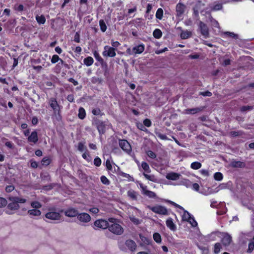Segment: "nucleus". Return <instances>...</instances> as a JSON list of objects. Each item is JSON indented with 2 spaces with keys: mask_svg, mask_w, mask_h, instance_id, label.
I'll use <instances>...</instances> for the list:
<instances>
[{
  "mask_svg": "<svg viewBox=\"0 0 254 254\" xmlns=\"http://www.w3.org/2000/svg\"><path fill=\"white\" fill-rule=\"evenodd\" d=\"M94 55L96 59L99 62L102 64H104V60L100 56L98 53L96 51H95L94 53Z\"/></svg>",
  "mask_w": 254,
  "mask_h": 254,
  "instance_id": "obj_38",
  "label": "nucleus"
},
{
  "mask_svg": "<svg viewBox=\"0 0 254 254\" xmlns=\"http://www.w3.org/2000/svg\"><path fill=\"white\" fill-rule=\"evenodd\" d=\"M94 164L95 166L99 167L101 164V160L98 157H96L94 160Z\"/></svg>",
  "mask_w": 254,
  "mask_h": 254,
  "instance_id": "obj_49",
  "label": "nucleus"
},
{
  "mask_svg": "<svg viewBox=\"0 0 254 254\" xmlns=\"http://www.w3.org/2000/svg\"><path fill=\"white\" fill-rule=\"evenodd\" d=\"M163 10L162 8H158L156 13V17L159 19H161L163 17Z\"/></svg>",
  "mask_w": 254,
  "mask_h": 254,
  "instance_id": "obj_34",
  "label": "nucleus"
},
{
  "mask_svg": "<svg viewBox=\"0 0 254 254\" xmlns=\"http://www.w3.org/2000/svg\"><path fill=\"white\" fill-rule=\"evenodd\" d=\"M167 226L172 231H175L177 229L176 225L173 221V219L169 218L166 221Z\"/></svg>",
  "mask_w": 254,
  "mask_h": 254,
  "instance_id": "obj_18",
  "label": "nucleus"
},
{
  "mask_svg": "<svg viewBox=\"0 0 254 254\" xmlns=\"http://www.w3.org/2000/svg\"><path fill=\"white\" fill-rule=\"evenodd\" d=\"M141 167L145 171L147 172H150L149 166L147 163L145 162H142L141 164Z\"/></svg>",
  "mask_w": 254,
  "mask_h": 254,
  "instance_id": "obj_41",
  "label": "nucleus"
},
{
  "mask_svg": "<svg viewBox=\"0 0 254 254\" xmlns=\"http://www.w3.org/2000/svg\"><path fill=\"white\" fill-rule=\"evenodd\" d=\"M151 124V121L148 119H146L143 121V125L147 127H150Z\"/></svg>",
  "mask_w": 254,
  "mask_h": 254,
  "instance_id": "obj_54",
  "label": "nucleus"
},
{
  "mask_svg": "<svg viewBox=\"0 0 254 254\" xmlns=\"http://www.w3.org/2000/svg\"><path fill=\"white\" fill-rule=\"evenodd\" d=\"M254 249V242H253V241H251L249 244L247 252L249 253H251L252 252V251H253Z\"/></svg>",
  "mask_w": 254,
  "mask_h": 254,
  "instance_id": "obj_42",
  "label": "nucleus"
},
{
  "mask_svg": "<svg viewBox=\"0 0 254 254\" xmlns=\"http://www.w3.org/2000/svg\"><path fill=\"white\" fill-rule=\"evenodd\" d=\"M115 49L106 46L104 47V51L103 52V55L105 57H114L116 56Z\"/></svg>",
  "mask_w": 254,
  "mask_h": 254,
  "instance_id": "obj_8",
  "label": "nucleus"
},
{
  "mask_svg": "<svg viewBox=\"0 0 254 254\" xmlns=\"http://www.w3.org/2000/svg\"><path fill=\"white\" fill-rule=\"evenodd\" d=\"M27 213L31 216H39L41 214V212L39 209H32L28 210Z\"/></svg>",
  "mask_w": 254,
  "mask_h": 254,
  "instance_id": "obj_20",
  "label": "nucleus"
},
{
  "mask_svg": "<svg viewBox=\"0 0 254 254\" xmlns=\"http://www.w3.org/2000/svg\"><path fill=\"white\" fill-rule=\"evenodd\" d=\"M100 112H101L100 110L99 109H98V108L94 109L92 110V113L94 115H99Z\"/></svg>",
  "mask_w": 254,
  "mask_h": 254,
  "instance_id": "obj_64",
  "label": "nucleus"
},
{
  "mask_svg": "<svg viewBox=\"0 0 254 254\" xmlns=\"http://www.w3.org/2000/svg\"><path fill=\"white\" fill-rule=\"evenodd\" d=\"M192 35V33L190 31H182L181 33V38L182 39H187L190 37Z\"/></svg>",
  "mask_w": 254,
  "mask_h": 254,
  "instance_id": "obj_23",
  "label": "nucleus"
},
{
  "mask_svg": "<svg viewBox=\"0 0 254 254\" xmlns=\"http://www.w3.org/2000/svg\"><path fill=\"white\" fill-rule=\"evenodd\" d=\"M144 50V47L143 45H139L132 48V53L134 54L142 53Z\"/></svg>",
  "mask_w": 254,
  "mask_h": 254,
  "instance_id": "obj_19",
  "label": "nucleus"
},
{
  "mask_svg": "<svg viewBox=\"0 0 254 254\" xmlns=\"http://www.w3.org/2000/svg\"><path fill=\"white\" fill-rule=\"evenodd\" d=\"M109 221L104 219H98L96 220L94 223V229L97 230L98 229H105L108 228Z\"/></svg>",
  "mask_w": 254,
  "mask_h": 254,
  "instance_id": "obj_5",
  "label": "nucleus"
},
{
  "mask_svg": "<svg viewBox=\"0 0 254 254\" xmlns=\"http://www.w3.org/2000/svg\"><path fill=\"white\" fill-rule=\"evenodd\" d=\"M199 95H202L203 96H208V97H210V96H212V93L208 91H205V92H201L199 93Z\"/></svg>",
  "mask_w": 254,
  "mask_h": 254,
  "instance_id": "obj_53",
  "label": "nucleus"
},
{
  "mask_svg": "<svg viewBox=\"0 0 254 254\" xmlns=\"http://www.w3.org/2000/svg\"><path fill=\"white\" fill-rule=\"evenodd\" d=\"M181 175L176 173L171 172L166 175V178L168 180L176 181L180 178Z\"/></svg>",
  "mask_w": 254,
  "mask_h": 254,
  "instance_id": "obj_17",
  "label": "nucleus"
},
{
  "mask_svg": "<svg viewBox=\"0 0 254 254\" xmlns=\"http://www.w3.org/2000/svg\"><path fill=\"white\" fill-rule=\"evenodd\" d=\"M154 241L157 243H160L161 242V237L160 235L158 233H155L153 236Z\"/></svg>",
  "mask_w": 254,
  "mask_h": 254,
  "instance_id": "obj_33",
  "label": "nucleus"
},
{
  "mask_svg": "<svg viewBox=\"0 0 254 254\" xmlns=\"http://www.w3.org/2000/svg\"><path fill=\"white\" fill-rule=\"evenodd\" d=\"M108 221L110 222L108 229L110 232L116 235H121L124 233V229L122 226L118 223L116 219L109 218Z\"/></svg>",
  "mask_w": 254,
  "mask_h": 254,
  "instance_id": "obj_1",
  "label": "nucleus"
},
{
  "mask_svg": "<svg viewBox=\"0 0 254 254\" xmlns=\"http://www.w3.org/2000/svg\"><path fill=\"white\" fill-rule=\"evenodd\" d=\"M214 178L215 180L220 181L222 180L223 175L222 173L220 172H217L214 174Z\"/></svg>",
  "mask_w": 254,
  "mask_h": 254,
  "instance_id": "obj_40",
  "label": "nucleus"
},
{
  "mask_svg": "<svg viewBox=\"0 0 254 254\" xmlns=\"http://www.w3.org/2000/svg\"><path fill=\"white\" fill-rule=\"evenodd\" d=\"M36 19L39 24H44L46 21V18L43 15L40 16L37 15L36 16Z\"/></svg>",
  "mask_w": 254,
  "mask_h": 254,
  "instance_id": "obj_28",
  "label": "nucleus"
},
{
  "mask_svg": "<svg viewBox=\"0 0 254 254\" xmlns=\"http://www.w3.org/2000/svg\"><path fill=\"white\" fill-rule=\"evenodd\" d=\"M253 109V106H244L241 107L240 111L242 112H245L248 111L252 110Z\"/></svg>",
  "mask_w": 254,
  "mask_h": 254,
  "instance_id": "obj_39",
  "label": "nucleus"
},
{
  "mask_svg": "<svg viewBox=\"0 0 254 254\" xmlns=\"http://www.w3.org/2000/svg\"><path fill=\"white\" fill-rule=\"evenodd\" d=\"M30 166L32 168H36L38 167V164L36 161L31 160Z\"/></svg>",
  "mask_w": 254,
  "mask_h": 254,
  "instance_id": "obj_63",
  "label": "nucleus"
},
{
  "mask_svg": "<svg viewBox=\"0 0 254 254\" xmlns=\"http://www.w3.org/2000/svg\"><path fill=\"white\" fill-rule=\"evenodd\" d=\"M99 24L101 28V30L104 32L107 29V26L104 21L102 19L100 20L99 21Z\"/></svg>",
  "mask_w": 254,
  "mask_h": 254,
  "instance_id": "obj_35",
  "label": "nucleus"
},
{
  "mask_svg": "<svg viewBox=\"0 0 254 254\" xmlns=\"http://www.w3.org/2000/svg\"><path fill=\"white\" fill-rule=\"evenodd\" d=\"M83 62L87 66H90L93 63V59L91 57H88L84 59Z\"/></svg>",
  "mask_w": 254,
  "mask_h": 254,
  "instance_id": "obj_25",
  "label": "nucleus"
},
{
  "mask_svg": "<svg viewBox=\"0 0 254 254\" xmlns=\"http://www.w3.org/2000/svg\"><path fill=\"white\" fill-rule=\"evenodd\" d=\"M7 198L10 201L7 204V208L11 210H17L20 208L19 203H24L26 202L25 198L18 196H9Z\"/></svg>",
  "mask_w": 254,
  "mask_h": 254,
  "instance_id": "obj_2",
  "label": "nucleus"
},
{
  "mask_svg": "<svg viewBox=\"0 0 254 254\" xmlns=\"http://www.w3.org/2000/svg\"><path fill=\"white\" fill-rule=\"evenodd\" d=\"M230 166L233 168H244L246 166V164L240 161L233 160L230 163Z\"/></svg>",
  "mask_w": 254,
  "mask_h": 254,
  "instance_id": "obj_15",
  "label": "nucleus"
},
{
  "mask_svg": "<svg viewBox=\"0 0 254 254\" xmlns=\"http://www.w3.org/2000/svg\"><path fill=\"white\" fill-rule=\"evenodd\" d=\"M78 111H79L78 115V117L81 119H84L85 118V115H86L85 110L83 108L80 107Z\"/></svg>",
  "mask_w": 254,
  "mask_h": 254,
  "instance_id": "obj_31",
  "label": "nucleus"
},
{
  "mask_svg": "<svg viewBox=\"0 0 254 254\" xmlns=\"http://www.w3.org/2000/svg\"><path fill=\"white\" fill-rule=\"evenodd\" d=\"M101 181L105 185H108L110 184L109 180L104 176H101Z\"/></svg>",
  "mask_w": 254,
  "mask_h": 254,
  "instance_id": "obj_46",
  "label": "nucleus"
},
{
  "mask_svg": "<svg viewBox=\"0 0 254 254\" xmlns=\"http://www.w3.org/2000/svg\"><path fill=\"white\" fill-rule=\"evenodd\" d=\"M222 8V5L221 4H217L213 6V9L215 10H218L221 9Z\"/></svg>",
  "mask_w": 254,
  "mask_h": 254,
  "instance_id": "obj_61",
  "label": "nucleus"
},
{
  "mask_svg": "<svg viewBox=\"0 0 254 254\" xmlns=\"http://www.w3.org/2000/svg\"><path fill=\"white\" fill-rule=\"evenodd\" d=\"M153 35L155 38L159 39L162 36V33L160 29H156L154 31Z\"/></svg>",
  "mask_w": 254,
  "mask_h": 254,
  "instance_id": "obj_29",
  "label": "nucleus"
},
{
  "mask_svg": "<svg viewBox=\"0 0 254 254\" xmlns=\"http://www.w3.org/2000/svg\"><path fill=\"white\" fill-rule=\"evenodd\" d=\"M64 215L68 217H74L77 216L78 212V210L73 208H69L64 211Z\"/></svg>",
  "mask_w": 254,
  "mask_h": 254,
  "instance_id": "obj_11",
  "label": "nucleus"
},
{
  "mask_svg": "<svg viewBox=\"0 0 254 254\" xmlns=\"http://www.w3.org/2000/svg\"><path fill=\"white\" fill-rule=\"evenodd\" d=\"M14 189V187L12 185L7 186L5 188V191L7 192H10Z\"/></svg>",
  "mask_w": 254,
  "mask_h": 254,
  "instance_id": "obj_55",
  "label": "nucleus"
},
{
  "mask_svg": "<svg viewBox=\"0 0 254 254\" xmlns=\"http://www.w3.org/2000/svg\"><path fill=\"white\" fill-rule=\"evenodd\" d=\"M125 244L128 249L132 252L135 251L136 248V243L132 240H127Z\"/></svg>",
  "mask_w": 254,
  "mask_h": 254,
  "instance_id": "obj_16",
  "label": "nucleus"
},
{
  "mask_svg": "<svg viewBox=\"0 0 254 254\" xmlns=\"http://www.w3.org/2000/svg\"><path fill=\"white\" fill-rule=\"evenodd\" d=\"M139 186L140 189H141V192L143 194H145L146 191H148V190H147V186L143 185L142 184H139Z\"/></svg>",
  "mask_w": 254,
  "mask_h": 254,
  "instance_id": "obj_48",
  "label": "nucleus"
},
{
  "mask_svg": "<svg viewBox=\"0 0 254 254\" xmlns=\"http://www.w3.org/2000/svg\"><path fill=\"white\" fill-rule=\"evenodd\" d=\"M186 6L182 3H179L176 5V12L177 16H181L185 12Z\"/></svg>",
  "mask_w": 254,
  "mask_h": 254,
  "instance_id": "obj_12",
  "label": "nucleus"
},
{
  "mask_svg": "<svg viewBox=\"0 0 254 254\" xmlns=\"http://www.w3.org/2000/svg\"><path fill=\"white\" fill-rule=\"evenodd\" d=\"M231 64V60L230 59H225L223 61L222 64L226 66Z\"/></svg>",
  "mask_w": 254,
  "mask_h": 254,
  "instance_id": "obj_56",
  "label": "nucleus"
},
{
  "mask_svg": "<svg viewBox=\"0 0 254 254\" xmlns=\"http://www.w3.org/2000/svg\"><path fill=\"white\" fill-rule=\"evenodd\" d=\"M30 205L33 209H38L42 207V204L37 201H32Z\"/></svg>",
  "mask_w": 254,
  "mask_h": 254,
  "instance_id": "obj_27",
  "label": "nucleus"
},
{
  "mask_svg": "<svg viewBox=\"0 0 254 254\" xmlns=\"http://www.w3.org/2000/svg\"><path fill=\"white\" fill-rule=\"evenodd\" d=\"M204 109V107H196L192 109H187L185 110V113L187 114H194L195 113L201 112Z\"/></svg>",
  "mask_w": 254,
  "mask_h": 254,
  "instance_id": "obj_14",
  "label": "nucleus"
},
{
  "mask_svg": "<svg viewBox=\"0 0 254 254\" xmlns=\"http://www.w3.org/2000/svg\"><path fill=\"white\" fill-rule=\"evenodd\" d=\"M147 208L155 213L163 215H168L167 209L164 206L159 205H156L154 206L148 205Z\"/></svg>",
  "mask_w": 254,
  "mask_h": 254,
  "instance_id": "obj_3",
  "label": "nucleus"
},
{
  "mask_svg": "<svg viewBox=\"0 0 254 254\" xmlns=\"http://www.w3.org/2000/svg\"><path fill=\"white\" fill-rule=\"evenodd\" d=\"M7 204L6 199L3 197H0V208L5 206Z\"/></svg>",
  "mask_w": 254,
  "mask_h": 254,
  "instance_id": "obj_44",
  "label": "nucleus"
},
{
  "mask_svg": "<svg viewBox=\"0 0 254 254\" xmlns=\"http://www.w3.org/2000/svg\"><path fill=\"white\" fill-rule=\"evenodd\" d=\"M199 29L201 34L205 38H208L209 36V29L208 26L204 22L200 21L198 24Z\"/></svg>",
  "mask_w": 254,
  "mask_h": 254,
  "instance_id": "obj_6",
  "label": "nucleus"
},
{
  "mask_svg": "<svg viewBox=\"0 0 254 254\" xmlns=\"http://www.w3.org/2000/svg\"><path fill=\"white\" fill-rule=\"evenodd\" d=\"M221 249V245L219 243H217L215 244L214 253L215 254H218Z\"/></svg>",
  "mask_w": 254,
  "mask_h": 254,
  "instance_id": "obj_37",
  "label": "nucleus"
},
{
  "mask_svg": "<svg viewBox=\"0 0 254 254\" xmlns=\"http://www.w3.org/2000/svg\"><path fill=\"white\" fill-rule=\"evenodd\" d=\"M78 150L81 152L87 151V148L82 142L78 143Z\"/></svg>",
  "mask_w": 254,
  "mask_h": 254,
  "instance_id": "obj_36",
  "label": "nucleus"
},
{
  "mask_svg": "<svg viewBox=\"0 0 254 254\" xmlns=\"http://www.w3.org/2000/svg\"><path fill=\"white\" fill-rule=\"evenodd\" d=\"M148 156L152 159L155 158L156 157V154L153 151L149 150L147 152Z\"/></svg>",
  "mask_w": 254,
  "mask_h": 254,
  "instance_id": "obj_52",
  "label": "nucleus"
},
{
  "mask_svg": "<svg viewBox=\"0 0 254 254\" xmlns=\"http://www.w3.org/2000/svg\"><path fill=\"white\" fill-rule=\"evenodd\" d=\"M209 19L212 26L216 28H219V24L217 20L214 19L211 16H210Z\"/></svg>",
  "mask_w": 254,
  "mask_h": 254,
  "instance_id": "obj_32",
  "label": "nucleus"
},
{
  "mask_svg": "<svg viewBox=\"0 0 254 254\" xmlns=\"http://www.w3.org/2000/svg\"><path fill=\"white\" fill-rule=\"evenodd\" d=\"M77 218L80 222L84 223H88L91 220L90 216L88 213L84 212L78 213Z\"/></svg>",
  "mask_w": 254,
  "mask_h": 254,
  "instance_id": "obj_10",
  "label": "nucleus"
},
{
  "mask_svg": "<svg viewBox=\"0 0 254 254\" xmlns=\"http://www.w3.org/2000/svg\"><path fill=\"white\" fill-rule=\"evenodd\" d=\"M45 217L52 220L59 221L61 220L62 215L58 212L56 211L55 209H50L48 212L45 214Z\"/></svg>",
  "mask_w": 254,
  "mask_h": 254,
  "instance_id": "obj_4",
  "label": "nucleus"
},
{
  "mask_svg": "<svg viewBox=\"0 0 254 254\" xmlns=\"http://www.w3.org/2000/svg\"><path fill=\"white\" fill-rule=\"evenodd\" d=\"M29 142L36 143L38 141V136L37 132L33 131L31 133V135L28 138Z\"/></svg>",
  "mask_w": 254,
  "mask_h": 254,
  "instance_id": "obj_22",
  "label": "nucleus"
},
{
  "mask_svg": "<svg viewBox=\"0 0 254 254\" xmlns=\"http://www.w3.org/2000/svg\"><path fill=\"white\" fill-rule=\"evenodd\" d=\"M241 133V131H231L230 132V135L231 136L235 137L240 135Z\"/></svg>",
  "mask_w": 254,
  "mask_h": 254,
  "instance_id": "obj_58",
  "label": "nucleus"
},
{
  "mask_svg": "<svg viewBox=\"0 0 254 254\" xmlns=\"http://www.w3.org/2000/svg\"><path fill=\"white\" fill-rule=\"evenodd\" d=\"M74 41L76 42H80V35L78 32H76L74 37Z\"/></svg>",
  "mask_w": 254,
  "mask_h": 254,
  "instance_id": "obj_57",
  "label": "nucleus"
},
{
  "mask_svg": "<svg viewBox=\"0 0 254 254\" xmlns=\"http://www.w3.org/2000/svg\"><path fill=\"white\" fill-rule=\"evenodd\" d=\"M145 192V195L148 196L149 198H155L156 197V193L152 191L148 190Z\"/></svg>",
  "mask_w": 254,
  "mask_h": 254,
  "instance_id": "obj_45",
  "label": "nucleus"
},
{
  "mask_svg": "<svg viewBox=\"0 0 254 254\" xmlns=\"http://www.w3.org/2000/svg\"><path fill=\"white\" fill-rule=\"evenodd\" d=\"M119 145L124 151L127 153H129L131 151V146L126 140H119Z\"/></svg>",
  "mask_w": 254,
  "mask_h": 254,
  "instance_id": "obj_9",
  "label": "nucleus"
},
{
  "mask_svg": "<svg viewBox=\"0 0 254 254\" xmlns=\"http://www.w3.org/2000/svg\"><path fill=\"white\" fill-rule=\"evenodd\" d=\"M221 242L223 245L228 246L232 242V237L228 233H225L223 235Z\"/></svg>",
  "mask_w": 254,
  "mask_h": 254,
  "instance_id": "obj_13",
  "label": "nucleus"
},
{
  "mask_svg": "<svg viewBox=\"0 0 254 254\" xmlns=\"http://www.w3.org/2000/svg\"><path fill=\"white\" fill-rule=\"evenodd\" d=\"M223 34L227 36L228 37H231L235 39H237L239 38V35L237 34H235L233 32H224Z\"/></svg>",
  "mask_w": 254,
  "mask_h": 254,
  "instance_id": "obj_26",
  "label": "nucleus"
},
{
  "mask_svg": "<svg viewBox=\"0 0 254 254\" xmlns=\"http://www.w3.org/2000/svg\"><path fill=\"white\" fill-rule=\"evenodd\" d=\"M187 222H189L192 227H195L197 225V222L193 217H191V218H190V219H189Z\"/></svg>",
  "mask_w": 254,
  "mask_h": 254,
  "instance_id": "obj_50",
  "label": "nucleus"
},
{
  "mask_svg": "<svg viewBox=\"0 0 254 254\" xmlns=\"http://www.w3.org/2000/svg\"><path fill=\"white\" fill-rule=\"evenodd\" d=\"M51 160L48 158H44L41 161L42 165L47 166L50 163Z\"/></svg>",
  "mask_w": 254,
  "mask_h": 254,
  "instance_id": "obj_47",
  "label": "nucleus"
},
{
  "mask_svg": "<svg viewBox=\"0 0 254 254\" xmlns=\"http://www.w3.org/2000/svg\"><path fill=\"white\" fill-rule=\"evenodd\" d=\"M96 124L97 127H105L106 126H107L104 122L100 120L97 121Z\"/></svg>",
  "mask_w": 254,
  "mask_h": 254,
  "instance_id": "obj_59",
  "label": "nucleus"
},
{
  "mask_svg": "<svg viewBox=\"0 0 254 254\" xmlns=\"http://www.w3.org/2000/svg\"><path fill=\"white\" fill-rule=\"evenodd\" d=\"M143 175L146 179L150 180L152 182H154L156 180V179L155 178L154 176H153V175H149L145 173H143Z\"/></svg>",
  "mask_w": 254,
  "mask_h": 254,
  "instance_id": "obj_43",
  "label": "nucleus"
},
{
  "mask_svg": "<svg viewBox=\"0 0 254 254\" xmlns=\"http://www.w3.org/2000/svg\"><path fill=\"white\" fill-rule=\"evenodd\" d=\"M60 58L57 55H54L53 56L52 59H51V62L53 64H55L57 62H58L59 61H60Z\"/></svg>",
  "mask_w": 254,
  "mask_h": 254,
  "instance_id": "obj_51",
  "label": "nucleus"
},
{
  "mask_svg": "<svg viewBox=\"0 0 254 254\" xmlns=\"http://www.w3.org/2000/svg\"><path fill=\"white\" fill-rule=\"evenodd\" d=\"M127 195L131 199L134 200H136L137 199L138 193L137 192L135 191L134 190H130L127 191Z\"/></svg>",
  "mask_w": 254,
  "mask_h": 254,
  "instance_id": "obj_21",
  "label": "nucleus"
},
{
  "mask_svg": "<svg viewBox=\"0 0 254 254\" xmlns=\"http://www.w3.org/2000/svg\"><path fill=\"white\" fill-rule=\"evenodd\" d=\"M49 105L54 111L55 114L59 115L60 112V107L58 104L56 99L54 98H51L49 100Z\"/></svg>",
  "mask_w": 254,
  "mask_h": 254,
  "instance_id": "obj_7",
  "label": "nucleus"
},
{
  "mask_svg": "<svg viewBox=\"0 0 254 254\" xmlns=\"http://www.w3.org/2000/svg\"><path fill=\"white\" fill-rule=\"evenodd\" d=\"M183 210L184 211V214L182 215V219L184 221H188L191 218V216L187 210H185L184 209Z\"/></svg>",
  "mask_w": 254,
  "mask_h": 254,
  "instance_id": "obj_24",
  "label": "nucleus"
},
{
  "mask_svg": "<svg viewBox=\"0 0 254 254\" xmlns=\"http://www.w3.org/2000/svg\"><path fill=\"white\" fill-rule=\"evenodd\" d=\"M190 167L193 169L197 170L201 168V164L198 162H194L191 164Z\"/></svg>",
  "mask_w": 254,
  "mask_h": 254,
  "instance_id": "obj_30",
  "label": "nucleus"
},
{
  "mask_svg": "<svg viewBox=\"0 0 254 254\" xmlns=\"http://www.w3.org/2000/svg\"><path fill=\"white\" fill-rule=\"evenodd\" d=\"M246 236H249V234H246L243 232L241 233L239 236L240 240L243 241Z\"/></svg>",
  "mask_w": 254,
  "mask_h": 254,
  "instance_id": "obj_62",
  "label": "nucleus"
},
{
  "mask_svg": "<svg viewBox=\"0 0 254 254\" xmlns=\"http://www.w3.org/2000/svg\"><path fill=\"white\" fill-rule=\"evenodd\" d=\"M106 166L109 170H111L112 167L109 160H107L106 162Z\"/></svg>",
  "mask_w": 254,
  "mask_h": 254,
  "instance_id": "obj_60",
  "label": "nucleus"
}]
</instances>
